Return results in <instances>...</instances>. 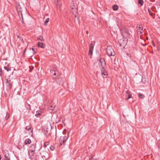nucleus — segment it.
<instances>
[{
    "mask_svg": "<svg viewBox=\"0 0 160 160\" xmlns=\"http://www.w3.org/2000/svg\"><path fill=\"white\" fill-rule=\"evenodd\" d=\"M35 152L28 150V155L30 158L32 160L33 158Z\"/></svg>",
    "mask_w": 160,
    "mask_h": 160,
    "instance_id": "9",
    "label": "nucleus"
},
{
    "mask_svg": "<svg viewBox=\"0 0 160 160\" xmlns=\"http://www.w3.org/2000/svg\"><path fill=\"white\" fill-rule=\"evenodd\" d=\"M142 81L144 83H145L146 82V78H144V77H142Z\"/></svg>",
    "mask_w": 160,
    "mask_h": 160,
    "instance_id": "23",
    "label": "nucleus"
},
{
    "mask_svg": "<svg viewBox=\"0 0 160 160\" xmlns=\"http://www.w3.org/2000/svg\"><path fill=\"white\" fill-rule=\"evenodd\" d=\"M35 160H37L36 159H35Z\"/></svg>",
    "mask_w": 160,
    "mask_h": 160,
    "instance_id": "44",
    "label": "nucleus"
},
{
    "mask_svg": "<svg viewBox=\"0 0 160 160\" xmlns=\"http://www.w3.org/2000/svg\"><path fill=\"white\" fill-rule=\"evenodd\" d=\"M9 115L8 113H7L6 117L5 118V119L7 120L9 118Z\"/></svg>",
    "mask_w": 160,
    "mask_h": 160,
    "instance_id": "24",
    "label": "nucleus"
},
{
    "mask_svg": "<svg viewBox=\"0 0 160 160\" xmlns=\"http://www.w3.org/2000/svg\"><path fill=\"white\" fill-rule=\"evenodd\" d=\"M22 23H24V22H23V18H22Z\"/></svg>",
    "mask_w": 160,
    "mask_h": 160,
    "instance_id": "36",
    "label": "nucleus"
},
{
    "mask_svg": "<svg viewBox=\"0 0 160 160\" xmlns=\"http://www.w3.org/2000/svg\"><path fill=\"white\" fill-rule=\"evenodd\" d=\"M24 132L26 133H28L30 136H32V129H31V126H28L25 127V130L24 131Z\"/></svg>",
    "mask_w": 160,
    "mask_h": 160,
    "instance_id": "4",
    "label": "nucleus"
},
{
    "mask_svg": "<svg viewBox=\"0 0 160 160\" xmlns=\"http://www.w3.org/2000/svg\"><path fill=\"white\" fill-rule=\"evenodd\" d=\"M74 8H72V9H73Z\"/></svg>",
    "mask_w": 160,
    "mask_h": 160,
    "instance_id": "43",
    "label": "nucleus"
},
{
    "mask_svg": "<svg viewBox=\"0 0 160 160\" xmlns=\"http://www.w3.org/2000/svg\"><path fill=\"white\" fill-rule=\"evenodd\" d=\"M37 40H40L41 41H43V38L41 36H39L37 38Z\"/></svg>",
    "mask_w": 160,
    "mask_h": 160,
    "instance_id": "19",
    "label": "nucleus"
},
{
    "mask_svg": "<svg viewBox=\"0 0 160 160\" xmlns=\"http://www.w3.org/2000/svg\"><path fill=\"white\" fill-rule=\"evenodd\" d=\"M11 80L10 77H8L7 79H6V83H8V82H10Z\"/></svg>",
    "mask_w": 160,
    "mask_h": 160,
    "instance_id": "27",
    "label": "nucleus"
},
{
    "mask_svg": "<svg viewBox=\"0 0 160 160\" xmlns=\"http://www.w3.org/2000/svg\"><path fill=\"white\" fill-rule=\"evenodd\" d=\"M112 8L114 10L116 11L118 9V6L117 5H114L112 6Z\"/></svg>",
    "mask_w": 160,
    "mask_h": 160,
    "instance_id": "16",
    "label": "nucleus"
},
{
    "mask_svg": "<svg viewBox=\"0 0 160 160\" xmlns=\"http://www.w3.org/2000/svg\"><path fill=\"white\" fill-rule=\"evenodd\" d=\"M155 1V0H151V1L152 2H153V1Z\"/></svg>",
    "mask_w": 160,
    "mask_h": 160,
    "instance_id": "42",
    "label": "nucleus"
},
{
    "mask_svg": "<svg viewBox=\"0 0 160 160\" xmlns=\"http://www.w3.org/2000/svg\"><path fill=\"white\" fill-rule=\"evenodd\" d=\"M41 156L42 158H44L47 160L49 158V155L48 152L45 151H43L40 153Z\"/></svg>",
    "mask_w": 160,
    "mask_h": 160,
    "instance_id": "5",
    "label": "nucleus"
},
{
    "mask_svg": "<svg viewBox=\"0 0 160 160\" xmlns=\"http://www.w3.org/2000/svg\"><path fill=\"white\" fill-rule=\"evenodd\" d=\"M42 113V112L40 111H38L36 112V114L35 115V116L37 118H38L39 117L40 115H41Z\"/></svg>",
    "mask_w": 160,
    "mask_h": 160,
    "instance_id": "14",
    "label": "nucleus"
},
{
    "mask_svg": "<svg viewBox=\"0 0 160 160\" xmlns=\"http://www.w3.org/2000/svg\"><path fill=\"white\" fill-rule=\"evenodd\" d=\"M106 52L108 56H112L115 55L114 50L111 46H108L106 48Z\"/></svg>",
    "mask_w": 160,
    "mask_h": 160,
    "instance_id": "3",
    "label": "nucleus"
},
{
    "mask_svg": "<svg viewBox=\"0 0 160 160\" xmlns=\"http://www.w3.org/2000/svg\"><path fill=\"white\" fill-rule=\"evenodd\" d=\"M27 105H28V107L27 108V109H28L29 110H31V107H30V105L29 104H28Z\"/></svg>",
    "mask_w": 160,
    "mask_h": 160,
    "instance_id": "30",
    "label": "nucleus"
},
{
    "mask_svg": "<svg viewBox=\"0 0 160 160\" xmlns=\"http://www.w3.org/2000/svg\"><path fill=\"white\" fill-rule=\"evenodd\" d=\"M94 44L92 43H91L89 45V54L92 55L93 49Z\"/></svg>",
    "mask_w": 160,
    "mask_h": 160,
    "instance_id": "8",
    "label": "nucleus"
},
{
    "mask_svg": "<svg viewBox=\"0 0 160 160\" xmlns=\"http://www.w3.org/2000/svg\"><path fill=\"white\" fill-rule=\"evenodd\" d=\"M89 160H98L94 157V156L92 157Z\"/></svg>",
    "mask_w": 160,
    "mask_h": 160,
    "instance_id": "26",
    "label": "nucleus"
},
{
    "mask_svg": "<svg viewBox=\"0 0 160 160\" xmlns=\"http://www.w3.org/2000/svg\"><path fill=\"white\" fill-rule=\"evenodd\" d=\"M46 145H47V144L46 143H45L44 146H46Z\"/></svg>",
    "mask_w": 160,
    "mask_h": 160,
    "instance_id": "41",
    "label": "nucleus"
},
{
    "mask_svg": "<svg viewBox=\"0 0 160 160\" xmlns=\"http://www.w3.org/2000/svg\"><path fill=\"white\" fill-rule=\"evenodd\" d=\"M46 145H47V144L46 143H45L44 146H46Z\"/></svg>",
    "mask_w": 160,
    "mask_h": 160,
    "instance_id": "40",
    "label": "nucleus"
},
{
    "mask_svg": "<svg viewBox=\"0 0 160 160\" xmlns=\"http://www.w3.org/2000/svg\"><path fill=\"white\" fill-rule=\"evenodd\" d=\"M49 20V19L48 18H47L45 21V22L44 23V25H47V23L48 22Z\"/></svg>",
    "mask_w": 160,
    "mask_h": 160,
    "instance_id": "20",
    "label": "nucleus"
},
{
    "mask_svg": "<svg viewBox=\"0 0 160 160\" xmlns=\"http://www.w3.org/2000/svg\"><path fill=\"white\" fill-rule=\"evenodd\" d=\"M66 132H67V130L66 129H65L62 132V133H63V134H65L66 133Z\"/></svg>",
    "mask_w": 160,
    "mask_h": 160,
    "instance_id": "32",
    "label": "nucleus"
},
{
    "mask_svg": "<svg viewBox=\"0 0 160 160\" xmlns=\"http://www.w3.org/2000/svg\"><path fill=\"white\" fill-rule=\"evenodd\" d=\"M68 137L69 135H68L67 136H61L60 137L59 142H60L61 145H62V142L64 143L67 141V140L68 138Z\"/></svg>",
    "mask_w": 160,
    "mask_h": 160,
    "instance_id": "6",
    "label": "nucleus"
},
{
    "mask_svg": "<svg viewBox=\"0 0 160 160\" xmlns=\"http://www.w3.org/2000/svg\"><path fill=\"white\" fill-rule=\"evenodd\" d=\"M105 63L104 61H103V60H102L101 58L99 61V67L101 68L102 67L104 68V66L105 65Z\"/></svg>",
    "mask_w": 160,
    "mask_h": 160,
    "instance_id": "10",
    "label": "nucleus"
},
{
    "mask_svg": "<svg viewBox=\"0 0 160 160\" xmlns=\"http://www.w3.org/2000/svg\"><path fill=\"white\" fill-rule=\"evenodd\" d=\"M50 149L51 150L53 151L54 149V147L52 146L50 147Z\"/></svg>",
    "mask_w": 160,
    "mask_h": 160,
    "instance_id": "31",
    "label": "nucleus"
},
{
    "mask_svg": "<svg viewBox=\"0 0 160 160\" xmlns=\"http://www.w3.org/2000/svg\"><path fill=\"white\" fill-rule=\"evenodd\" d=\"M101 70L102 77H103V78L107 77V76L108 75V73L106 70L104 69V68L102 67L101 68Z\"/></svg>",
    "mask_w": 160,
    "mask_h": 160,
    "instance_id": "7",
    "label": "nucleus"
},
{
    "mask_svg": "<svg viewBox=\"0 0 160 160\" xmlns=\"http://www.w3.org/2000/svg\"><path fill=\"white\" fill-rule=\"evenodd\" d=\"M148 12L150 15L152 16H153L154 14L151 12V11L150 9H148Z\"/></svg>",
    "mask_w": 160,
    "mask_h": 160,
    "instance_id": "21",
    "label": "nucleus"
},
{
    "mask_svg": "<svg viewBox=\"0 0 160 160\" xmlns=\"http://www.w3.org/2000/svg\"><path fill=\"white\" fill-rule=\"evenodd\" d=\"M137 32L138 34L142 33L143 32L142 28H141V29H140L139 30L138 29Z\"/></svg>",
    "mask_w": 160,
    "mask_h": 160,
    "instance_id": "18",
    "label": "nucleus"
},
{
    "mask_svg": "<svg viewBox=\"0 0 160 160\" xmlns=\"http://www.w3.org/2000/svg\"><path fill=\"white\" fill-rule=\"evenodd\" d=\"M31 142V140L29 139L28 138L26 139L24 142V143L25 145L29 144Z\"/></svg>",
    "mask_w": 160,
    "mask_h": 160,
    "instance_id": "13",
    "label": "nucleus"
},
{
    "mask_svg": "<svg viewBox=\"0 0 160 160\" xmlns=\"http://www.w3.org/2000/svg\"><path fill=\"white\" fill-rule=\"evenodd\" d=\"M36 144L34 145V144H32L29 147V151L35 152L36 150Z\"/></svg>",
    "mask_w": 160,
    "mask_h": 160,
    "instance_id": "11",
    "label": "nucleus"
},
{
    "mask_svg": "<svg viewBox=\"0 0 160 160\" xmlns=\"http://www.w3.org/2000/svg\"><path fill=\"white\" fill-rule=\"evenodd\" d=\"M12 84L10 82H8V83H7V86L9 87L10 86V88H11L12 86Z\"/></svg>",
    "mask_w": 160,
    "mask_h": 160,
    "instance_id": "25",
    "label": "nucleus"
},
{
    "mask_svg": "<svg viewBox=\"0 0 160 160\" xmlns=\"http://www.w3.org/2000/svg\"><path fill=\"white\" fill-rule=\"evenodd\" d=\"M55 1L57 2L58 1V0H54Z\"/></svg>",
    "mask_w": 160,
    "mask_h": 160,
    "instance_id": "38",
    "label": "nucleus"
},
{
    "mask_svg": "<svg viewBox=\"0 0 160 160\" xmlns=\"http://www.w3.org/2000/svg\"><path fill=\"white\" fill-rule=\"evenodd\" d=\"M42 148V146H41L40 147V149H39V150H40V149H41V148Z\"/></svg>",
    "mask_w": 160,
    "mask_h": 160,
    "instance_id": "39",
    "label": "nucleus"
},
{
    "mask_svg": "<svg viewBox=\"0 0 160 160\" xmlns=\"http://www.w3.org/2000/svg\"><path fill=\"white\" fill-rule=\"evenodd\" d=\"M58 73H57V72H54L53 74V75H54V76H55V75H57V76H58Z\"/></svg>",
    "mask_w": 160,
    "mask_h": 160,
    "instance_id": "34",
    "label": "nucleus"
},
{
    "mask_svg": "<svg viewBox=\"0 0 160 160\" xmlns=\"http://www.w3.org/2000/svg\"><path fill=\"white\" fill-rule=\"evenodd\" d=\"M4 156L5 158H6L7 159H5V160H10V156H9V155L8 153H7V154H4Z\"/></svg>",
    "mask_w": 160,
    "mask_h": 160,
    "instance_id": "15",
    "label": "nucleus"
},
{
    "mask_svg": "<svg viewBox=\"0 0 160 160\" xmlns=\"http://www.w3.org/2000/svg\"><path fill=\"white\" fill-rule=\"evenodd\" d=\"M138 3L141 6H142L143 3V0H139Z\"/></svg>",
    "mask_w": 160,
    "mask_h": 160,
    "instance_id": "22",
    "label": "nucleus"
},
{
    "mask_svg": "<svg viewBox=\"0 0 160 160\" xmlns=\"http://www.w3.org/2000/svg\"><path fill=\"white\" fill-rule=\"evenodd\" d=\"M127 42L128 39L126 38H124L120 39L118 41L120 45L123 47H124L126 46Z\"/></svg>",
    "mask_w": 160,
    "mask_h": 160,
    "instance_id": "2",
    "label": "nucleus"
},
{
    "mask_svg": "<svg viewBox=\"0 0 160 160\" xmlns=\"http://www.w3.org/2000/svg\"><path fill=\"white\" fill-rule=\"evenodd\" d=\"M37 45L39 47H40L42 48H45V45L42 42H38V43Z\"/></svg>",
    "mask_w": 160,
    "mask_h": 160,
    "instance_id": "12",
    "label": "nucleus"
},
{
    "mask_svg": "<svg viewBox=\"0 0 160 160\" xmlns=\"http://www.w3.org/2000/svg\"><path fill=\"white\" fill-rule=\"evenodd\" d=\"M126 92L127 95L128 96V97L127 99V100H128L131 98L132 95L129 94V91H126Z\"/></svg>",
    "mask_w": 160,
    "mask_h": 160,
    "instance_id": "17",
    "label": "nucleus"
},
{
    "mask_svg": "<svg viewBox=\"0 0 160 160\" xmlns=\"http://www.w3.org/2000/svg\"><path fill=\"white\" fill-rule=\"evenodd\" d=\"M137 28H138V29L139 30L141 29V28H142L141 27L140 25H139V26L138 27V26H137Z\"/></svg>",
    "mask_w": 160,
    "mask_h": 160,
    "instance_id": "33",
    "label": "nucleus"
},
{
    "mask_svg": "<svg viewBox=\"0 0 160 160\" xmlns=\"http://www.w3.org/2000/svg\"><path fill=\"white\" fill-rule=\"evenodd\" d=\"M32 51H33V53L34 54L35 53V49L34 48H32Z\"/></svg>",
    "mask_w": 160,
    "mask_h": 160,
    "instance_id": "35",
    "label": "nucleus"
},
{
    "mask_svg": "<svg viewBox=\"0 0 160 160\" xmlns=\"http://www.w3.org/2000/svg\"><path fill=\"white\" fill-rule=\"evenodd\" d=\"M138 96L141 98H143L144 97L143 95L141 93L139 94Z\"/></svg>",
    "mask_w": 160,
    "mask_h": 160,
    "instance_id": "28",
    "label": "nucleus"
},
{
    "mask_svg": "<svg viewBox=\"0 0 160 160\" xmlns=\"http://www.w3.org/2000/svg\"><path fill=\"white\" fill-rule=\"evenodd\" d=\"M26 49H27V48H26L24 50V51H23V53H24L25 52H26Z\"/></svg>",
    "mask_w": 160,
    "mask_h": 160,
    "instance_id": "37",
    "label": "nucleus"
},
{
    "mask_svg": "<svg viewBox=\"0 0 160 160\" xmlns=\"http://www.w3.org/2000/svg\"><path fill=\"white\" fill-rule=\"evenodd\" d=\"M4 68L8 72L10 70V69H9L8 67H7L6 66H5L4 67Z\"/></svg>",
    "mask_w": 160,
    "mask_h": 160,
    "instance_id": "29",
    "label": "nucleus"
},
{
    "mask_svg": "<svg viewBox=\"0 0 160 160\" xmlns=\"http://www.w3.org/2000/svg\"><path fill=\"white\" fill-rule=\"evenodd\" d=\"M122 34L123 38H130L131 36L130 31L128 29L123 28L121 31Z\"/></svg>",
    "mask_w": 160,
    "mask_h": 160,
    "instance_id": "1",
    "label": "nucleus"
}]
</instances>
